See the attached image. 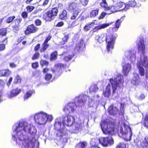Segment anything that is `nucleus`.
<instances>
[{"label":"nucleus","mask_w":148,"mask_h":148,"mask_svg":"<svg viewBox=\"0 0 148 148\" xmlns=\"http://www.w3.org/2000/svg\"><path fill=\"white\" fill-rule=\"evenodd\" d=\"M110 93V85L108 84L106 86V90L103 91V94L105 97H109Z\"/></svg>","instance_id":"412c9836"},{"label":"nucleus","mask_w":148,"mask_h":148,"mask_svg":"<svg viewBox=\"0 0 148 148\" xmlns=\"http://www.w3.org/2000/svg\"><path fill=\"white\" fill-rule=\"evenodd\" d=\"M15 16H11L8 17L7 19V23H10L15 18Z\"/></svg>","instance_id":"09e8293b"},{"label":"nucleus","mask_w":148,"mask_h":148,"mask_svg":"<svg viewBox=\"0 0 148 148\" xmlns=\"http://www.w3.org/2000/svg\"><path fill=\"white\" fill-rule=\"evenodd\" d=\"M77 4L75 3H73L71 4L69 6V8L70 10H74L75 9V11H77V10H79L78 8H77Z\"/></svg>","instance_id":"c756f323"},{"label":"nucleus","mask_w":148,"mask_h":148,"mask_svg":"<svg viewBox=\"0 0 148 148\" xmlns=\"http://www.w3.org/2000/svg\"><path fill=\"white\" fill-rule=\"evenodd\" d=\"M136 51L134 50H127L125 51V55L127 59L133 62L136 60Z\"/></svg>","instance_id":"9b49d317"},{"label":"nucleus","mask_w":148,"mask_h":148,"mask_svg":"<svg viewBox=\"0 0 148 148\" xmlns=\"http://www.w3.org/2000/svg\"><path fill=\"white\" fill-rule=\"evenodd\" d=\"M115 148H126V144L123 143H120L116 145Z\"/></svg>","instance_id":"58836bf2"},{"label":"nucleus","mask_w":148,"mask_h":148,"mask_svg":"<svg viewBox=\"0 0 148 148\" xmlns=\"http://www.w3.org/2000/svg\"><path fill=\"white\" fill-rule=\"evenodd\" d=\"M80 11V10H78V9L77 10V11H75L71 16V19L73 20L75 19Z\"/></svg>","instance_id":"e433bc0d"},{"label":"nucleus","mask_w":148,"mask_h":148,"mask_svg":"<svg viewBox=\"0 0 148 148\" xmlns=\"http://www.w3.org/2000/svg\"><path fill=\"white\" fill-rule=\"evenodd\" d=\"M40 64L42 66L44 65H47L48 64L49 62L45 60H41L40 61Z\"/></svg>","instance_id":"603ef678"},{"label":"nucleus","mask_w":148,"mask_h":148,"mask_svg":"<svg viewBox=\"0 0 148 148\" xmlns=\"http://www.w3.org/2000/svg\"><path fill=\"white\" fill-rule=\"evenodd\" d=\"M12 79L13 78L12 77H10V78L8 82L7 83V85L8 87H9L10 86L11 83L12 81Z\"/></svg>","instance_id":"338daca9"},{"label":"nucleus","mask_w":148,"mask_h":148,"mask_svg":"<svg viewBox=\"0 0 148 148\" xmlns=\"http://www.w3.org/2000/svg\"><path fill=\"white\" fill-rule=\"evenodd\" d=\"M110 82L112 84L113 93H114L116 92V90L118 86L120 88L123 86L124 83L123 76L120 74L115 75L114 78L110 79Z\"/></svg>","instance_id":"0eeeda50"},{"label":"nucleus","mask_w":148,"mask_h":148,"mask_svg":"<svg viewBox=\"0 0 148 148\" xmlns=\"http://www.w3.org/2000/svg\"><path fill=\"white\" fill-rule=\"evenodd\" d=\"M49 44L43 42L42 45V47L41 48L40 51L41 53H43L49 47Z\"/></svg>","instance_id":"bb28decb"},{"label":"nucleus","mask_w":148,"mask_h":148,"mask_svg":"<svg viewBox=\"0 0 148 148\" xmlns=\"http://www.w3.org/2000/svg\"><path fill=\"white\" fill-rule=\"evenodd\" d=\"M23 144L25 148H34L35 146V143L33 141V140H29V138L26 140L23 141Z\"/></svg>","instance_id":"f8f14e48"},{"label":"nucleus","mask_w":148,"mask_h":148,"mask_svg":"<svg viewBox=\"0 0 148 148\" xmlns=\"http://www.w3.org/2000/svg\"><path fill=\"white\" fill-rule=\"evenodd\" d=\"M22 18H19L16 20L15 21V27H18L19 26L20 24Z\"/></svg>","instance_id":"37998d69"},{"label":"nucleus","mask_w":148,"mask_h":148,"mask_svg":"<svg viewBox=\"0 0 148 148\" xmlns=\"http://www.w3.org/2000/svg\"><path fill=\"white\" fill-rule=\"evenodd\" d=\"M22 16L23 18H25L27 17V13L26 12H23L22 14Z\"/></svg>","instance_id":"bf43d9fd"},{"label":"nucleus","mask_w":148,"mask_h":148,"mask_svg":"<svg viewBox=\"0 0 148 148\" xmlns=\"http://www.w3.org/2000/svg\"><path fill=\"white\" fill-rule=\"evenodd\" d=\"M94 102L91 99H90L89 98L88 101V105L90 107L94 105Z\"/></svg>","instance_id":"6e6d98bb"},{"label":"nucleus","mask_w":148,"mask_h":148,"mask_svg":"<svg viewBox=\"0 0 148 148\" xmlns=\"http://www.w3.org/2000/svg\"><path fill=\"white\" fill-rule=\"evenodd\" d=\"M94 25V23L92 22L89 24H87L84 27V29L86 31H88L90 30L91 28Z\"/></svg>","instance_id":"7c9ffc66"},{"label":"nucleus","mask_w":148,"mask_h":148,"mask_svg":"<svg viewBox=\"0 0 148 148\" xmlns=\"http://www.w3.org/2000/svg\"><path fill=\"white\" fill-rule=\"evenodd\" d=\"M129 127L130 131V132L129 133H127L125 134L124 138L127 141L130 140L131 139L132 135V132L131 129L130 127Z\"/></svg>","instance_id":"393cba45"},{"label":"nucleus","mask_w":148,"mask_h":148,"mask_svg":"<svg viewBox=\"0 0 148 148\" xmlns=\"http://www.w3.org/2000/svg\"><path fill=\"white\" fill-rule=\"evenodd\" d=\"M141 123L144 127L148 128V112L146 114Z\"/></svg>","instance_id":"4be33fe9"},{"label":"nucleus","mask_w":148,"mask_h":148,"mask_svg":"<svg viewBox=\"0 0 148 148\" xmlns=\"http://www.w3.org/2000/svg\"><path fill=\"white\" fill-rule=\"evenodd\" d=\"M5 85V82L2 79H0V88H1V90H0V95L2 94V90L4 88Z\"/></svg>","instance_id":"2f4dec72"},{"label":"nucleus","mask_w":148,"mask_h":148,"mask_svg":"<svg viewBox=\"0 0 148 148\" xmlns=\"http://www.w3.org/2000/svg\"><path fill=\"white\" fill-rule=\"evenodd\" d=\"M57 68L56 70L52 69L53 73H55L57 75H60L62 73V68H64V65L61 63H59L57 64L56 65Z\"/></svg>","instance_id":"dca6fc26"},{"label":"nucleus","mask_w":148,"mask_h":148,"mask_svg":"<svg viewBox=\"0 0 148 148\" xmlns=\"http://www.w3.org/2000/svg\"><path fill=\"white\" fill-rule=\"evenodd\" d=\"M40 54L39 53H35L32 58V60H34L37 59L39 56Z\"/></svg>","instance_id":"864d4df0"},{"label":"nucleus","mask_w":148,"mask_h":148,"mask_svg":"<svg viewBox=\"0 0 148 148\" xmlns=\"http://www.w3.org/2000/svg\"><path fill=\"white\" fill-rule=\"evenodd\" d=\"M118 109L116 107H114L113 105H111L108 108V111H117Z\"/></svg>","instance_id":"49530a36"},{"label":"nucleus","mask_w":148,"mask_h":148,"mask_svg":"<svg viewBox=\"0 0 148 148\" xmlns=\"http://www.w3.org/2000/svg\"><path fill=\"white\" fill-rule=\"evenodd\" d=\"M109 25V24H103L102 25H99L95 27L97 30H99L100 29L104 28Z\"/></svg>","instance_id":"473e14b6"},{"label":"nucleus","mask_w":148,"mask_h":148,"mask_svg":"<svg viewBox=\"0 0 148 148\" xmlns=\"http://www.w3.org/2000/svg\"><path fill=\"white\" fill-rule=\"evenodd\" d=\"M100 125L103 134L106 135L112 134L116 127V123L108 119L102 120Z\"/></svg>","instance_id":"423d86ee"},{"label":"nucleus","mask_w":148,"mask_h":148,"mask_svg":"<svg viewBox=\"0 0 148 148\" xmlns=\"http://www.w3.org/2000/svg\"><path fill=\"white\" fill-rule=\"evenodd\" d=\"M15 131L16 132V136L14 135H13L12 138L16 141V143H17V142L16 137L20 141L26 140L28 138L27 133L33 136V137L35 136L36 133L35 127H30L27 123L25 121L19 122Z\"/></svg>","instance_id":"f257e3e1"},{"label":"nucleus","mask_w":148,"mask_h":148,"mask_svg":"<svg viewBox=\"0 0 148 148\" xmlns=\"http://www.w3.org/2000/svg\"><path fill=\"white\" fill-rule=\"evenodd\" d=\"M61 126V123L60 121L55 122L54 124V129L56 130L62 129Z\"/></svg>","instance_id":"c85d7f7f"},{"label":"nucleus","mask_w":148,"mask_h":148,"mask_svg":"<svg viewBox=\"0 0 148 148\" xmlns=\"http://www.w3.org/2000/svg\"><path fill=\"white\" fill-rule=\"evenodd\" d=\"M21 82V79L18 75H17L15 79L14 82L16 83H20Z\"/></svg>","instance_id":"de8ad7c7"},{"label":"nucleus","mask_w":148,"mask_h":148,"mask_svg":"<svg viewBox=\"0 0 148 148\" xmlns=\"http://www.w3.org/2000/svg\"><path fill=\"white\" fill-rule=\"evenodd\" d=\"M36 116L38 119V123L40 125H44L48 121H51L53 119L51 115H49L43 112L38 113Z\"/></svg>","instance_id":"6e6552de"},{"label":"nucleus","mask_w":148,"mask_h":148,"mask_svg":"<svg viewBox=\"0 0 148 148\" xmlns=\"http://www.w3.org/2000/svg\"><path fill=\"white\" fill-rule=\"evenodd\" d=\"M38 66V64L37 62H36L32 64V67L34 69L37 68Z\"/></svg>","instance_id":"13d9d810"},{"label":"nucleus","mask_w":148,"mask_h":148,"mask_svg":"<svg viewBox=\"0 0 148 148\" xmlns=\"http://www.w3.org/2000/svg\"><path fill=\"white\" fill-rule=\"evenodd\" d=\"M105 36V34H103L97 35L95 37V39L98 42L101 43L105 40L107 43L106 49L108 53L111 52L113 49L114 45L115 40L116 38V36L115 35H108Z\"/></svg>","instance_id":"39448f33"},{"label":"nucleus","mask_w":148,"mask_h":148,"mask_svg":"<svg viewBox=\"0 0 148 148\" xmlns=\"http://www.w3.org/2000/svg\"><path fill=\"white\" fill-rule=\"evenodd\" d=\"M34 92V91L32 90H29L24 95V100L27 99L30 97Z\"/></svg>","instance_id":"cd10ccee"},{"label":"nucleus","mask_w":148,"mask_h":148,"mask_svg":"<svg viewBox=\"0 0 148 148\" xmlns=\"http://www.w3.org/2000/svg\"><path fill=\"white\" fill-rule=\"evenodd\" d=\"M67 12L66 10H64L62 14L60 15V18L64 20L66 18Z\"/></svg>","instance_id":"72a5a7b5"},{"label":"nucleus","mask_w":148,"mask_h":148,"mask_svg":"<svg viewBox=\"0 0 148 148\" xmlns=\"http://www.w3.org/2000/svg\"><path fill=\"white\" fill-rule=\"evenodd\" d=\"M52 77V75L51 74L47 73L45 75V79L46 81H49L50 82L51 81Z\"/></svg>","instance_id":"ea45409f"},{"label":"nucleus","mask_w":148,"mask_h":148,"mask_svg":"<svg viewBox=\"0 0 148 148\" xmlns=\"http://www.w3.org/2000/svg\"><path fill=\"white\" fill-rule=\"evenodd\" d=\"M89 0H79L81 4L84 6H86Z\"/></svg>","instance_id":"8fccbe9b"},{"label":"nucleus","mask_w":148,"mask_h":148,"mask_svg":"<svg viewBox=\"0 0 148 148\" xmlns=\"http://www.w3.org/2000/svg\"><path fill=\"white\" fill-rule=\"evenodd\" d=\"M128 5L129 6L134 7L136 5V2L134 0L129 1Z\"/></svg>","instance_id":"79ce46f5"},{"label":"nucleus","mask_w":148,"mask_h":148,"mask_svg":"<svg viewBox=\"0 0 148 148\" xmlns=\"http://www.w3.org/2000/svg\"><path fill=\"white\" fill-rule=\"evenodd\" d=\"M98 88L96 85H92L90 88V92H96L98 90Z\"/></svg>","instance_id":"4c0bfd02"},{"label":"nucleus","mask_w":148,"mask_h":148,"mask_svg":"<svg viewBox=\"0 0 148 148\" xmlns=\"http://www.w3.org/2000/svg\"><path fill=\"white\" fill-rule=\"evenodd\" d=\"M125 16H123L120 19H118L116 21L115 23L116 27H113L112 28L113 31H116L117 29L119 27V25L122 21L123 20L124 18H125Z\"/></svg>","instance_id":"aec40b11"},{"label":"nucleus","mask_w":148,"mask_h":148,"mask_svg":"<svg viewBox=\"0 0 148 148\" xmlns=\"http://www.w3.org/2000/svg\"><path fill=\"white\" fill-rule=\"evenodd\" d=\"M35 23L37 25H40L41 23V21L39 20H37L35 21Z\"/></svg>","instance_id":"69168bd1"},{"label":"nucleus","mask_w":148,"mask_h":148,"mask_svg":"<svg viewBox=\"0 0 148 148\" xmlns=\"http://www.w3.org/2000/svg\"><path fill=\"white\" fill-rule=\"evenodd\" d=\"M56 135L58 137H62L63 134V132L62 130V129L57 130Z\"/></svg>","instance_id":"a19ab883"},{"label":"nucleus","mask_w":148,"mask_h":148,"mask_svg":"<svg viewBox=\"0 0 148 148\" xmlns=\"http://www.w3.org/2000/svg\"><path fill=\"white\" fill-rule=\"evenodd\" d=\"M125 4V3L122 2H119L116 4L119 10H120V8H121L123 6V5Z\"/></svg>","instance_id":"3c124183"},{"label":"nucleus","mask_w":148,"mask_h":148,"mask_svg":"<svg viewBox=\"0 0 148 148\" xmlns=\"http://www.w3.org/2000/svg\"><path fill=\"white\" fill-rule=\"evenodd\" d=\"M121 106L120 108V111H124V103H120Z\"/></svg>","instance_id":"680f3d73"},{"label":"nucleus","mask_w":148,"mask_h":148,"mask_svg":"<svg viewBox=\"0 0 148 148\" xmlns=\"http://www.w3.org/2000/svg\"><path fill=\"white\" fill-rule=\"evenodd\" d=\"M58 12L57 8H53L51 10L46 12L44 14L43 18L47 21H51L57 16Z\"/></svg>","instance_id":"1a4fd4ad"},{"label":"nucleus","mask_w":148,"mask_h":148,"mask_svg":"<svg viewBox=\"0 0 148 148\" xmlns=\"http://www.w3.org/2000/svg\"><path fill=\"white\" fill-rule=\"evenodd\" d=\"M51 37L50 36H48L46 38L44 42L47 43L48 41L51 39Z\"/></svg>","instance_id":"774afa93"},{"label":"nucleus","mask_w":148,"mask_h":148,"mask_svg":"<svg viewBox=\"0 0 148 148\" xmlns=\"http://www.w3.org/2000/svg\"><path fill=\"white\" fill-rule=\"evenodd\" d=\"M11 72L9 70H3L0 71V77L7 76L11 74Z\"/></svg>","instance_id":"b1692460"},{"label":"nucleus","mask_w":148,"mask_h":148,"mask_svg":"<svg viewBox=\"0 0 148 148\" xmlns=\"http://www.w3.org/2000/svg\"><path fill=\"white\" fill-rule=\"evenodd\" d=\"M106 13L105 12H102L99 17V19L103 18L105 16L106 14Z\"/></svg>","instance_id":"e2e57ef3"},{"label":"nucleus","mask_w":148,"mask_h":148,"mask_svg":"<svg viewBox=\"0 0 148 148\" xmlns=\"http://www.w3.org/2000/svg\"><path fill=\"white\" fill-rule=\"evenodd\" d=\"M62 55L64 56V60L66 61H68L71 60L73 57L72 55H69V54H66L65 52L63 53Z\"/></svg>","instance_id":"a878e982"},{"label":"nucleus","mask_w":148,"mask_h":148,"mask_svg":"<svg viewBox=\"0 0 148 148\" xmlns=\"http://www.w3.org/2000/svg\"><path fill=\"white\" fill-rule=\"evenodd\" d=\"M136 148H148V136L145 137L140 145L137 146Z\"/></svg>","instance_id":"f3484780"},{"label":"nucleus","mask_w":148,"mask_h":148,"mask_svg":"<svg viewBox=\"0 0 148 148\" xmlns=\"http://www.w3.org/2000/svg\"><path fill=\"white\" fill-rule=\"evenodd\" d=\"M78 145L80 147V148H85L86 143L84 142H81L79 143Z\"/></svg>","instance_id":"a18cd8bd"},{"label":"nucleus","mask_w":148,"mask_h":148,"mask_svg":"<svg viewBox=\"0 0 148 148\" xmlns=\"http://www.w3.org/2000/svg\"><path fill=\"white\" fill-rule=\"evenodd\" d=\"M26 8L27 11L29 12H31L34 8V7L33 6H28Z\"/></svg>","instance_id":"5fc2aeb1"},{"label":"nucleus","mask_w":148,"mask_h":148,"mask_svg":"<svg viewBox=\"0 0 148 148\" xmlns=\"http://www.w3.org/2000/svg\"><path fill=\"white\" fill-rule=\"evenodd\" d=\"M75 119L74 116L68 114L63 118L62 122L64 125L68 127H71L75 123L73 131L74 133H77L82 128L83 123L81 120L75 123Z\"/></svg>","instance_id":"20e7f679"},{"label":"nucleus","mask_w":148,"mask_h":148,"mask_svg":"<svg viewBox=\"0 0 148 148\" xmlns=\"http://www.w3.org/2000/svg\"><path fill=\"white\" fill-rule=\"evenodd\" d=\"M21 91V89L18 88L13 89L11 92L10 95L8 96L9 98H11L16 96L20 93Z\"/></svg>","instance_id":"a211bd4d"},{"label":"nucleus","mask_w":148,"mask_h":148,"mask_svg":"<svg viewBox=\"0 0 148 148\" xmlns=\"http://www.w3.org/2000/svg\"><path fill=\"white\" fill-rule=\"evenodd\" d=\"M122 65L123 66V73L125 75H127L131 69V65L128 63L123 62Z\"/></svg>","instance_id":"ddd939ff"},{"label":"nucleus","mask_w":148,"mask_h":148,"mask_svg":"<svg viewBox=\"0 0 148 148\" xmlns=\"http://www.w3.org/2000/svg\"><path fill=\"white\" fill-rule=\"evenodd\" d=\"M5 48V44H0V51L4 50Z\"/></svg>","instance_id":"052dcab7"},{"label":"nucleus","mask_w":148,"mask_h":148,"mask_svg":"<svg viewBox=\"0 0 148 148\" xmlns=\"http://www.w3.org/2000/svg\"><path fill=\"white\" fill-rule=\"evenodd\" d=\"M100 5L102 7L104 8L106 7L107 6V4L105 0L103 1V2L101 3Z\"/></svg>","instance_id":"4d7b16f0"},{"label":"nucleus","mask_w":148,"mask_h":148,"mask_svg":"<svg viewBox=\"0 0 148 148\" xmlns=\"http://www.w3.org/2000/svg\"><path fill=\"white\" fill-rule=\"evenodd\" d=\"M99 10L96 9L92 10L90 14V17H94L97 15L98 13Z\"/></svg>","instance_id":"c9c22d12"},{"label":"nucleus","mask_w":148,"mask_h":148,"mask_svg":"<svg viewBox=\"0 0 148 148\" xmlns=\"http://www.w3.org/2000/svg\"><path fill=\"white\" fill-rule=\"evenodd\" d=\"M7 31L5 29H0V36H4L6 34Z\"/></svg>","instance_id":"c03bdc74"},{"label":"nucleus","mask_w":148,"mask_h":148,"mask_svg":"<svg viewBox=\"0 0 148 148\" xmlns=\"http://www.w3.org/2000/svg\"><path fill=\"white\" fill-rule=\"evenodd\" d=\"M58 55V53L56 51H55L51 54L50 59L51 60H55L56 59L57 56Z\"/></svg>","instance_id":"f704fd0d"},{"label":"nucleus","mask_w":148,"mask_h":148,"mask_svg":"<svg viewBox=\"0 0 148 148\" xmlns=\"http://www.w3.org/2000/svg\"><path fill=\"white\" fill-rule=\"evenodd\" d=\"M69 38L68 36L67 35H66L63 38L62 40L64 41V43L66 42Z\"/></svg>","instance_id":"0e129e2a"},{"label":"nucleus","mask_w":148,"mask_h":148,"mask_svg":"<svg viewBox=\"0 0 148 148\" xmlns=\"http://www.w3.org/2000/svg\"><path fill=\"white\" fill-rule=\"evenodd\" d=\"M131 82L135 85H140L141 84L142 82L139 75L136 73L134 74V77Z\"/></svg>","instance_id":"4468645a"},{"label":"nucleus","mask_w":148,"mask_h":148,"mask_svg":"<svg viewBox=\"0 0 148 148\" xmlns=\"http://www.w3.org/2000/svg\"><path fill=\"white\" fill-rule=\"evenodd\" d=\"M84 43V40L81 39L77 43L75 47L74 50L75 51L79 52L82 50Z\"/></svg>","instance_id":"6ab92c4d"},{"label":"nucleus","mask_w":148,"mask_h":148,"mask_svg":"<svg viewBox=\"0 0 148 148\" xmlns=\"http://www.w3.org/2000/svg\"><path fill=\"white\" fill-rule=\"evenodd\" d=\"M89 97L82 94L76 96L74 99V102L69 103L63 108L64 111H76L81 110L82 108L85 105Z\"/></svg>","instance_id":"7ed1b4c3"},{"label":"nucleus","mask_w":148,"mask_h":148,"mask_svg":"<svg viewBox=\"0 0 148 148\" xmlns=\"http://www.w3.org/2000/svg\"><path fill=\"white\" fill-rule=\"evenodd\" d=\"M138 51L141 52L140 58L139 60L137 61V66L139 71V73L141 76H143L145 71L142 66L145 68L148 67V60L147 56L144 54L145 46L144 45L143 38L142 36L139 37L136 41Z\"/></svg>","instance_id":"f03ea898"},{"label":"nucleus","mask_w":148,"mask_h":148,"mask_svg":"<svg viewBox=\"0 0 148 148\" xmlns=\"http://www.w3.org/2000/svg\"><path fill=\"white\" fill-rule=\"evenodd\" d=\"M110 9L112 12H114L121 10H119V9H118V8L117 7L116 4L112 6L110 8L109 7L106 8L105 10H108Z\"/></svg>","instance_id":"5701e85b"},{"label":"nucleus","mask_w":148,"mask_h":148,"mask_svg":"<svg viewBox=\"0 0 148 148\" xmlns=\"http://www.w3.org/2000/svg\"><path fill=\"white\" fill-rule=\"evenodd\" d=\"M38 30V28L36 27L33 24L29 25L27 27L26 30L25 31L26 34H29L31 33H34Z\"/></svg>","instance_id":"2eb2a0df"},{"label":"nucleus","mask_w":148,"mask_h":148,"mask_svg":"<svg viewBox=\"0 0 148 148\" xmlns=\"http://www.w3.org/2000/svg\"><path fill=\"white\" fill-rule=\"evenodd\" d=\"M100 143L103 147H106L114 143L113 140L111 137L102 138L99 140Z\"/></svg>","instance_id":"9d476101"}]
</instances>
